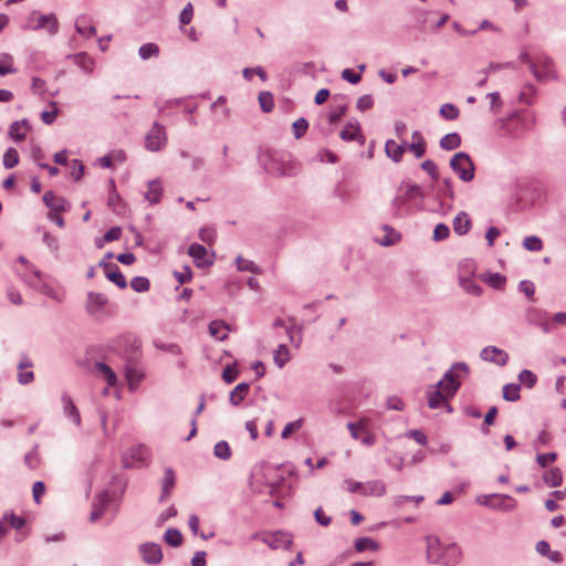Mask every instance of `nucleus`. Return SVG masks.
<instances>
[{
  "mask_svg": "<svg viewBox=\"0 0 566 566\" xmlns=\"http://www.w3.org/2000/svg\"><path fill=\"white\" fill-rule=\"evenodd\" d=\"M518 379L522 384H524L527 388H532L535 386L537 381V377L534 373L528 369H524L520 373Z\"/></svg>",
  "mask_w": 566,
  "mask_h": 566,
  "instance_id": "48",
  "label": "nucleus"
},
{
  "mask_svg": "<svg viewBox=\"0 0 566 566\" xmlns=\"http://www.w3.org/2000/svg\"><path fill=\"white\" fill-rule=\"evenodd\" d=\"M229 326L223 321H213L209 324V333L218 340L227 338Z\"/></svg>",
  "mask_w": 566,
  "mask_h": 566,
  "instance_id": "24",
  "label": "nucleus"
},
{
  "mask_svg": "<svg viewBox=\"0 0 566 566\" xmlns=\"http://www.w3.org/2000/svg\"><path fill=\"white\" fill-rule=\"evenodd\" d=\"M535 93V88L532 85H527L520 93V101L527 105H531L534 102Z\"/></svg>",
  "mask_w": 566,
  "mask_h": 566,
  "instance_id": "53",
  "label": "nucleus"
},
{
  "mask_svg": "<svg viewBox=\"0 0 566 566\" xmlns=\"http://www.w3.org/2000/svg\"><path fill=\"white\" fill-rule=\"evenodd\" d=\"M75 28H76V31L82 35L96 33V28H95L93 21L91 20V18L85 17V15L77 18V20L75 22Z\"/></svg>",
  "mask_w": 566,
  "mask_h": 566,
  "instance_id": "26",
  "label": "nucleus"
},
{
  "mask_svg": "<svg viewBox=\"0 0 566 566\" xmlns=\"http://www.w3.org/2000/svg\"><path fill=\"white\" fill-rule=\"evenodd\" d=\"M526 319L531 324H536V325L542 326L544 332H546V333L549 332V324L546 321L545 312H543L538 308L530 307L526 311Z\"/></svg>",
  "mask_w": 566,
  "mask_h": 566,
  "instance_id": "19",
  "label": "nucleus"
},
{
  "mask_svg": "<svg viewBox=\"0 0 566 566\" xmlns=\"http://www.w3.org/2000/svg\"><path fill=\"white\" fill-rule=\"evenodd\" d=\"M96 370L103 377V379L108 384V386L113 387L117 382V377L115 373L104 363L96 364Z\"/></svg>",
  "mask_w": 566,
  "mask_h": 566,
  "instance_id": "29",
  "label": "nucleus"
},
{
  "mask_svg": "<svg viewBox=\"0 0 566 566\" xmlns=\"http://www.w3.org/2000/svg\"><path fill=\"white\" fill-rule=\"evenodd\" d=\"M521 59L523 62L530 64L531 71L537 80L547 81L555 78L556 71L554 64L552 60L546 55H537L536 57H532L530 53L524 52L521 54Z\"/></svg>",
  "mask_w": 566,
  "mask_h": 566,
  "instance_id": "3",
  "label": "nucleus"
},
{
  "mask_svg": "<svg viewBox=\"0 0 566 566\" xmlns=\"http://www.w3.org/2000/svg\"><path fill=\"white\" fill-rule=\"evenodd\" d=\"M62 403H63V409H64V412H65L66 417L74 424L80 426V423H81V416H80V412H78L76 406L74 405L73 400L67 395H63L62 396Z\"/></svg>",
  "mask_w": 566,
  "mask_h": 566,
  "instance_id": "21",
  "label": "nucleus"
},
{
  "mask_svg": "<svg viewBox=\"0 0 566 566\" xmlns=\"http://www.w3.org/2000/svg\"><path fill=\"white\" fill-rule=\"evenodd\" d=\"M265 543L271 546L274 549L277 548H289L292 544V538L289 534L277 532L275 534H272L268 536L265 539Z\"/></svg>",
  "mask_w": 566,
  "mask_h": 566,
  "instance_id": "16",
  "label": "nucleus"
},
{
  "mask_svg": "<svg viewBox=\"0 0 566 566\" xmlns=\"http://www.w3.org/2000/svg\"><path fill=\"white\" fill-rule=\"evenodd\" d=\"M421 168L431 176L433 180L438 179V168L437 165L432 160H424L421 164Z\"/></svg>",
  "mask_w": 566,
  "mask_h": 566,
  "instance_id": "60",
  "label": "nucleus"
},
{
  "mask_svg": "<svg viewBox=\"0 0 566 566\" xmlns=\"http://www.w3.org/2000/svg\"><path fill=\"white\" fill-rule=\"evenodd\" d=\"M19 164V154L17 149L10 147L3 155V166L8 169L15 167Z\"/></svg>",
  "mask_w": 566,
  "mask_h": 566,
  "instance_id": "36",
  "label": "nucleus"
},
{
  "mask_svg": "<svg viewBox=\"0 0 566 566\" xmlns=\"http://www.w3.org/2000/svg\"><path fill=\"white\" fill-rule=\"evenodd\" d=\"M24 463L29 469L36 470L40 467L41 459L36 452L32 451L25 454Z\"/></svg>",
  "mask_w": 566,
  "mask_h": 566,
  "instance_id": "54",
  "label": "nucleus"
},
{
  "mask_svg": "<svg viewBox=\"0 0 566 566\" xmlns=\"http://www.w3.org/2000/svg\"><path fill=\"white\" fill-rule=\"evenodd\" d=\"M450 166L459 178L465 182L474 178V165L465 153H457L450 160Z\"/></svg>",
  "mask_w": 566,
  "mask_h": 566,
  "instance_id": "5",
  "label": "nucleus"
},
{
  "mask_svg": "<svg viewBox=\"0 0 566 566\" xmlns=\"http://www.w3.org/2000/svg\"><path fill=\"white\" fill-rule=\"evenodd\" d=\"M167 135L165 127L155 123L145 137V147L149 151H158L166 146Z\"/></svg>",
  "mask_w": 566,
  "mask_h": 566,
  "instance_id": "7",
  "label": "nucleus"
},
{
  "mask_svg": "<svg viewBox=\"0 0 566 566\" xmlns=\"http://www.w3.org/2000/svg\"><path fill=\"white\" fill-rule=\"evenodd\" d=\"M30 126L25 119L15 120L11 124L9 128V136L14 142H22L25 139L27 133L29 132Z\"/></svg>",
  "mask_w": 566,
  "mask_h": 566,
  "instance_id": "17",
  "label": "nucleus"
},
{
  "mask_svg": "<svg viewBox=\"0 0 566 566\" xmlns=\"http://www.w3.org/2000/svg\"><path fill=\"white\" fill-rule=\"evenodd\" d=\"M290 359V352L285 345H280L274 353L275 364L282 368Z\"/></svg>",
  "mask_w": 566,
  "mask_h": 566,
  "instance_id": "37",
  "label": "nucleus"
},
{
  "mask_svg": "<svg viewBox=\"0 0 566 566\" xmlns=\"http://www.w3.org/2000/svg\"><path fill=\"white\" fill-rule=\"evenodd\" d=\"M523 247L528 251L538 252L543 249V242L539 238L531 235L524 239Z\"/></svg>",
  "mask_w": 566,
  "mask_h": 566,
  "instance_id": "44",
  "label": "nucleus"
},
{
  "mask_svg": "<svg viewBox=\"0 0 566 566\" xmlns=\"http://www.w3.org/2000/svg\"><path fill=\"white\" fill-rule=\"evenodd\" d=\"M374 101L370 95H364L357 101V108L361 112L371 108Z\"/></svg>",
  "mask_w": 566,
  "mask_h": 566,
  "instance_id": "64",
  "label": "nucleus"
},
{
  "mask_svg": "<svg viewBox=\"0 0 566 566\" xmlns=\"http://www.w3.org/2000/svg\"><path fill=\"white\" fill-rule=\"evenodd\" d=\"M50 106L52 108L51 111H43L41 113V119L46 125H50L55 120V118L57 116V112H59L55 102H51Z\"/></svg>",
  "mask_w": 566,
  "mask_h": 566,
  "instance_id": "51",
  "label": "nucleus"
},
{
  "mask_svg": "<svg viewBox=\"0 0 566 566\" xmlns=\"http://www.w3.org/2000/svg\"><path fill=\"white\" fill-rule=\"evenodd\" d=\"M74 62L86 72H92L94 61L85 53H80L74 56Z\"/></svg>",
  "mask_w": 566,
  "mask_h": 566,
  "instance_id": "42",
  "label": "nucleus"
},
{
  "mask_svg": "<svg viewBox=\"0 0 566 566\" xmlns=\"http://www.w3.org/2000/svg\"><path fill=\"white\" fill-rule=\"evenodd\" d=\"M163 186L159 180H151L148 182L147 191L145 192V199L151 205L158 203L163 197Z\"/></svg>",
  "mask_w": 566,
  "mask_h": 566,
  "instance_id": "20",
  "label": "nucleus"
},
{
  "mask_svg": "<svg viewBox=\"0 0 566 566\" xmlns=\"http://www.w3.org/2000/svg\"><path fill=\"white\" fill-rule=\"evenodd\" d=\"M235 263H237V269L239 271H249L252 273H259L258 266L252 261L243 259L242 256H238Z\"/></svg>",
  "mask_w": 566,
  "mask_h": 566,
  "instance_id": "50",
  "label": "nucleus"
},
{
  "mask_svg": "<svg viewBox=\"0 0 566 566\" xmlns=\"http://www.w3.org/2000/svg\"><path fill=\"white\" fill-rule=\"evenodd\" d=\"M106 276L108 277L109 281H112L114 284H116L120 289H124L127 285L125 276L118 271V269L112 270V271L108 270L106 272Z\"/></svg>",
  "mask_w": 566,
  "mask_h": 566,
  "instance_id": "46",
  "label": "nucleus"
},
{
  "mask_svg": "<svg viewBox=\"0 0 566 566\" xmlns=\"http://www.w3.org/2000/svg\"><path fill=\"white\" fill-rule=\"evenodd\" d=\"M32 367V364L30 360L28 359H24L20 363L19 365V368L21 369V371L19 373L18 375V379H19V382L22 384V385H27L29 382H31L34 378V375L32 371H23V369L25 368H31Z\"/></svg>",
  "mask_w": 566,
  "mask_h": 566,
  "instance_id": "33",
  "label": "nucleus"
},
{
  "mask_svg": "<svg viewBox=\"0 0 566 566\" xmlns=\"http://www.w3.org/2000/svg\"><path fill=\"white\" fill-rule=\"evenodd\" d=\"M3 522L11 528L21 530L25 525V520L21 516H17L13 513L6 514L2 517Z\"/></svg>",
  "mask_w": 566,
  "mask_h": 566,
  "instance_id": "39",
  "label": "nucleus"
},
{
  "mask_svg": "<svg viewBox=\"0 0 566 566\" xmlns=\"http://www.w3.org/2000/svg\"><path fill=\"white\" fill-rule=\"evenodd\" d=\"M347 428L352 437L356 440L360 439L365 446L370 447L375 443V436L368 431L366 419H360L356 423L350 422L347 424Z\"/></svg>",
  "mask_w": 566,
  "mask_h": 566,
  "instance_id": "8",
  "label": "nucleus"
},
{
  "mask_svg": "<svg viewBox=\"0 0 566 566\" xmlns=\"http://www.w3.org/2000/svg\"><path fill=\"white\" fill-rule=\"evenodd\" d=\"M199 237L205 243L212 244L216 240L217 233L214 229L203 228L200 230Z\"/></svg>",
  "mask_w": 566,
  "mask_h": 566,
  "instance_id": "57",
  "label": "nucleus"
},
{
  "mask_svg": "<svg viewBox=\"0 0 566 566\" xmlns=\"http://www.w3.org/2000/svg\"><path fill=\"white\" fill-rule=\"evenodd\" d=\"M150 453L145 446L130 448L123 455V464L125 468H142L149 462Z\"/></svg>",
  "mask_w": 566,
  "mask_h": 566,
  "instance_id": "6",
  "label": "nucleus"
},
{
  "mask_svg": "<svg viewBox=\"0 0 566 566\" xmlns=\"http://www.w3.org/2000/svg\"><path fill=\"white\" fill-rule=\"evenodd\" d=\"M481 357L484 360L493 361L500 366L506 365L509 360V355L504 350L493 346L485 347L481 352Z\"/></svg>",
  "mask_w": 566,
  "mask_h": 566,
  "instance_id": "13",
  "label": "nucleus"
},
{
  "mask_svg": "<svg viewBox=\"0 0 566 566\" xmlns=\"http://www.w3.org/2000/svg\"><path fill=\"white\" fill-rule=\"evenodd\" d=\"M459 108L453 104L446 103L440 107V115L447 120H454L459 117Z\"/></svg>",
  "mask_w": 566,
  "mask_h": 566,
  "instance_id": "35",
  "label": "nucleus"
},
{
  "mask_svg": "<svg viewBox=\"0 0 566 566\" xmlns=\"http://www.w3.org/2000/svg\"><path fill=\"white\" fill-rule=\"evenodd\" d=\"M490 505L493 509L502 511H512L516 506V501L509 495H492Z\"/></svg>",
  "mask_w": 566,
  "mask_h": 566,
  "instance_id": "22",
  "label": "nucleus"
},
{
  "mask_svg": "<svg viewBox=\"0 0 566 566\" xmlns=\"http://www.w3.org/2000/svg\"><path fill=\"white\" fill-rule=\"evenodd\" d=\"M378 548V543L370 537H360L355 541V549L357 552H365L367 549L377 551Z\"/></svg>",
  "mask_w": 566,
  "mask_h": 566,
  "instance_id": "32",
  "label": "nucleus"
},
{
  "mask_svg": "<svg viewBox=\"0 0 566 566\" xmlns=\"http://www.w3.org/2000/svg\"><path fill=\"white\" fill-rule=\"evenodd\" d=\"M130 286L136 292H147L149 290L150 283L146 277L136 276L130 281Z\"/></svg>",
  "mask_w": 566,
  "mask_h": 566,
  "instance_id": "49",
  "label": "nucleus"
},
{
  "mask_svg": "<svg viewBox=\"0 0 566 566\" xmlns=\"http://www.w3.org/2000/svg\"><path fill=\"white\" fill-rule=\"evenodd\" d=\"M543 480L548 486H558L563 482L562 471L558 468H553L545 472Z\"/></svg>",
  "mask_w": 566,
  "mask_h": 566,
  "instance_id": "28",
  "label": "nucleus"
},
{
  "mask_svg": "<svg viewBox=\"0 0 566 566\" xmlns=\"http://www.w3.org/2000/svg\"><path fill=\"white\" fill-rule=\"evenodd\" d=\"M503 398L507 401H516L520 399V386L516 384H507L503 387Z\"/></svg>",
  "mask_w": 566,
  "mask_h": 566,
  "instance_id": "40",
  "label": "nucleus"
},
{
  "mask_svg": "<svg viewBox=\"0 0 566 566\" xmlns=\"http://www.w3.org/2000/svg\"><path fill=\"white\" fill-rule=\"evenodd\" d=\"M406 149L407 146L405 144H398L392 139L387 140L385 145L386 155L395 163H399L402 159Z\"/></svg>",
  "mask_w": 566,
  "mask_h": 566,
  "instance_id": "18",
  "label": "nucleus"
},
{
  "mask_svg": "<svg viewBox=\"0 0 566 566\" xmlns=\"http://www.w3.org/2000/svg\"><path fill=\"white\" fill-rule=\"evenodd\" d=\"M238 377V370L234 367L227 366L222 373V378L227 384H231Z\"/></svg>",
  "mask_w": 566,
  "mask_h": 566,
  "instance_id": "63",
  "label": "nucleus"
},
{
  "mask_svg": "<svg viewBox=\"0 0 566 566\" xmlns=\"http://www.w3.org/2000/svg\"><path fill=\"white\" fill-rule=\"evenodd\" d=\"M461 144V137L457 133H450L443 136L440 140L441 148L446 150H453Z\"/></svg>",
  "mask_w": 566,
  "mask_h": 566,
  "instance_id": "30",
  "label": "nucleus"
},
{
  "mask_svg": "<svg viewBox=\"0 0 566 566\" xmlns=\"http://www.w3.org/2000/svg\"><path fill=\"white\" fill-rule=\"evenodd\" d=\"M303 426V420L302 419H297L295 421H292V422H289L282 433H281V437L282 439H289L294 432L298 431Z\"/></svg>",
  "mask_w": 566,
  "mask_h": 566,
  "instance_id": "47",
  "label": "nucleus"
},
{
  "mask_svg": "<svg viewBox=\"0 0 566 566\" xmlns=\"http://www.w3.org/2000/svg\"><path fill=\"white\" fill-rule=\"evenodd\" d=\"M214 455L222 460H228L231 457L229 444L226 441L217 442L214 446Z\"/></svg>",
  "mask_w": 566,
  "mask_h": 566,
  "instance_id": "45",
  "label": "nucleus"
},
{
  "mask_svg": "<svg viewBox=\"0 0 566 566\" xmlns=\"http://www.w3.org/2000/svg\"><path fill=\"white\" fill-rule=\"evenodd\" d=\"M408 149L417 157L421 158L426 153V142L419 132L412 133V143Z\"/></svg>",
  "mask_w": 566,
  "mask_h": 566,
  "instance_id": "23",
  "label": "nucleus"
},
{
  "mask_svg": "<svg viewBox=\"0 0 566 566\" xmlns=\"http://www.w3.org/2000/svg\"><path fill=\"white\" fill-rule=\"evenodd\" d=\"M484 282L494 289H502L505 284V277L500 273H489L484 275Z\"/></svg>",
  "mask_w": 566,
  "mask_h": 566,
  "instance_id": "38",
  "label": "nucleus"
},
{
  "mask_svg": "<svg viewBox=\"0 0 566 566\" xmlns=\"http://www.w3.org/2000/svg\"><path fill=\"white\" fill-rule=\"evenodd\" d=\"M43 201L49 212L63 213L70 210L71 203L65 198L56 196L53 191H46Z\"/></svg>",
  "mask_w": 566,
  "mask_h": 566,
  "instance_id": "10",
  "label": "nucleus"
},
{
  "mask_svg": "<svg viewBox=\"0 0 566 566\" xmlns=\"http://www.w3.org/2000/svg\"><path fill=\"white\" fill-rule=\"evenodd\" d=\"M259 103L263 112L270 113L274 107L273 96L269 92H261Z\"/></svg>",
  "mask_w": 566,
  "mask_h": 566,
  "instance_id": "43",
  "label": "nucleus"
},
{
  "mask_svg": "<svg viewBox=\"0 0 566 566\" xmlns=\"http://www.w3.org/2000/svg\"><path fill=\"white\" fill-rule=\"evenodd\" d=\"M31 22L34 24V29L46 33H56L59 30L57 20L54 14H40L33 13Z\"/></svg>",
  "mask_w": 566,
  "mask_h": 566,
  "instance_id": "9",
  "label": "nucleus"
},
{
  "mask_svg": "<svg viewBox=\"0 0 566 566\" xmlns=\"http://www.w3.org/2000/svg\"><path fill=\"white\" fill-rule=\"evenodd\" d=\"M471 228V220L469 216L464 212L459 213L453 220V229L454 231L462 235L469 232Z\"/></svg>",
  "mask_w": 566,
  "mask_h": 566,
  "instance_id": "25",
  "label": "nucleus"
},
{
  "mask_svg": "<svg viewBox=\"0 0 566 566\" xmlns=\"http://www.w3.org/2000/svg\"><path fill=\"white\" fill-rule=\"evenodd\" d=\"M535 124V116L527 113H518L509 117L502 125L503 135L511 138H520Z\"/></svg>",
  "mask_w": 566,
  "mask_h": 566,
  "instance_id": "2",
  "label": "nucleus"
},
{
  "mask_svg": "<svg viewBox=\"0 0 566 566\" xmlns=\"http://www.w3.org/2000/svg\"><path fill=\"white\" fill-rule=\"evenodd\" d=\"M343 488L350 493H358L363 496H382L386 493V486L381 481H369L361 483L353 479H346Z\"/></svg>",
  "mask_w": 566,
  "mask_h": 566,
  "instance_id": "4",
  "label": "nucleus"
},
{
  "mask_svg": "<svg viewBox=\"0 0 566 566\" xmlns=\"http://www.w3.org/2000/svg\"><path fill=\"white\" fill-rule=\"evenodd\" d=\"M250 387L245 382L237 385L230 394V402L238 406L249 394Z\"/></svg>",
  "mask_w": 566,
  "mask_h": 566,
  "instance_id": "27",
  "label": "nucleus"
},
{
  "mask_svg": "<svg viewBox=\"0 0 566 566\" xmlns=\"http://www.w3.org/2000/svg\"><path fill=\"white\" fill-rule=\"evenodd\" d=\"M340 138L345 142L360 140L364 143L360 125L357 120L347 123L340 132Z\"/></svg>",
  "mask_w": 566,
  "mask_h": 566,
  "instance_id": "14",
  "label": "nucleus"
},
{
  "mask_svg": "<svg viewBox=\"0 0 566 566\" xmlns=\"http://www.w3.org/2000/svg\"><path fill=\"white\" fill-rule=\"evenodd\" d=\"M468 367L464 364L454 365L438 382L437 388L428 392V405L431 409L449 406L448 400L460 387L459 374H465Z\"/></svg>",
  "mask_w": 566,
  "mask_h": 566,
  "instance_id": "1",
  "label": "nucleus"
},
{
  "mask_svg": "<svg viewBox=\"0 0 566 566\" xmlns=\"http://www.w3.org/2000/svg\"><path fill=\"white\" fill-rule=\"evenodd\" d=\"M142 558L147 564H159L163 559V552L158 544L145 543L139 546Z\"/></svg>",
  "mask_w": 566,
  "mask_h": 566,
  "instance_id": "11",
  "label": "nucleus"
},
{
  "mask_svg": "<svg viewBox=\"0 0 566 566\" xmlns=\"http://www.w3.org/2000/svg\"><path fill=\"white\" fill-rule=\"evenodd\" d=\"M126 378L130 387L137 385L142 379V374L135 368H127Z\"/></svg>",
  "mask_w": 566,
  "mask_h": 566,
  "instance_id": "59",
  "label": "nucleus"
},
{
  "mask_svg": "<svg viewBox=\"0 0 566 566\" xmlns=\"http://www.w3.org/2000/svg\"><path fill=\"white\" fill-rule=\"evenodd\" d=\"M13 59L9 54H0V76L14 73Z\"/></svg>",
  "mask_w": 566,
  "mask_h": 566,
  "instance_id": "41",
  "label": "nucleus"
},
{
  "mask_svg": "<svg viewBox=\"0 0 566 566\" xmlns=\"http://www.w3.org/2000/svg\"><path fill=\"white\" fill-rule=\"evenodd\" d=\"M158 45L157 44H154V43H147V44H144L140 49H139V54L140 56L144 59V60H147L151 56H155L158 54Z\"/></svg>",
  "mask_w": 566,
  "mask_h": 566,
  "instance_id": "52",
  "label": "nucleus"
},
{
  "mask_svg": "<svg viewBox=\"0 0 566 566\" xmlns=\"http://www.w3.org/2000/svg\"><path fill=\"white\" fill-rule=\"evenodd\" d=\"M46 489L43 482L36 481L32 486V496L36 504L41 503V497L45 494Z\"/></svg>",
  "mask_w": 566,
  "mask_h": 566,
  "instance_id": "56",
  "label": "nucleus"
},
{
  "mask_svg": "<svg viewBox=\"0 0 566 566\" xmlns=\"http://www.w3.org/2000/svg\"><path fill=\"white\" fill-rule=\"evenodd\" d=\"M308 123L305 118H298L293 123V132L296 138H301L307 130Z\"/></svg>",
  "mask_w": 566,
  "mask_h": 566,
  "instance_id": "55",
  "label": "nucleus"
},
{
  "mask_svg": "<svg viewBox=\"0 0 566 566\" xmlns=\"http://www.w3.org/2000/svg\"><path fill=\"white\" fill-rule=\"evenodd\" d=\"M188 253L200 268L210 266L213 263V261L208 258L207 249L201 244H191L188 249Z\"/></svg>",
  "mask_w": 566,
  "mask_h": 566,
  "instance_id": "12",
  "label": "nucleus"
},
{
  "mask_svg": "<svg viewBox=\"0 0 566 566\" xmlns=\"http://www.w3.org/2000/svg\"><path fill=\"white\" fill-rule=\"evenodd\" d=\"M164 538L167 544L174 547H178L182 543V534L176 528H168Z\"/></svg>",
  "mask_w": 566,
  "mask_h": 566,
  "instance_id": "34",
  "label": "nucleus"
},
{
  "mask_svg": "<svg viewBox=\"0 0 566 566\" xmlns=\"http://www.w3.org/2000/svg\"><path fill=\"white\" fill-rule=\"evenodd\" d=\"M175 485V473L171 469H166L165 470V476H164V481H163V494H161V500H166L169 494H170V491L171 489L174 488Z\"/></svg>",
  "mask_w": 566,
  "mask_h": 566,
  "instance_id": "31",
  "label": "nucleus"
},
{
  "mask_svg": "<svg viewBox=\"0 0 566 566\" xmlns=\"http://www.w3.org/2000/svg\"><path fill=\"white\" fill-rule=\"evenodd\" d=\"M174 275L180 284L190 282L192 277V273L189 266H185L182 272H175Z\"/></svg>",
  "mask_w": 566,
  "mask_h": 566,
  "instance_id": "62",
  "label": "nucleus"
},
{
  "mask_svg": "<svg viewBox=\"0 0 566 566\" xmlns=\"http://www.w3.org/2000/svg\"><path fill=\"white\" fill-rule=\"evenodd\" d=\"M449 234H450L449 227L440 223V224L436 226V228H434L433 239L437 241L444 240L449 237Z\"/></svg>",
  "mask_w": 566,
  "mask_h": 566,
  "instance_id": "58",
  "label": "nucleus"
},
{
  "mask_svg": "<svg viewBox=\"0 0 566 566\" xmlns=\"http://www.w3.org/2000/svg\"><path fill=\"white\" fill-rule=\"evenodd\" d=\"M109 503V496L107 493L98 494L93 504H92V512L90 515L91 522H96L101 518V516L104 514L107 505Z\"/></svg>",
  "mask_w": 566,
  "mask_h": 566,
  "instance_id": "15",
  "label": "nucleus"
},
{
  "mask_svg": "<svg viewBox=\"0 0 566 566\" xmlns=\"http://www.w3.org/2000/svg\"><path fill=\"white\" fill-rule=\"evenodd\" d=\"M557 455L556 453H543L537 455V463L542 468H546L548 464L553 463L556 460Z\"/></svg>",
  "mask_w": 566,
  "mask_h": 566,
  "instance_id": "61",
  "label": "nucleus"
}]
</instances>
